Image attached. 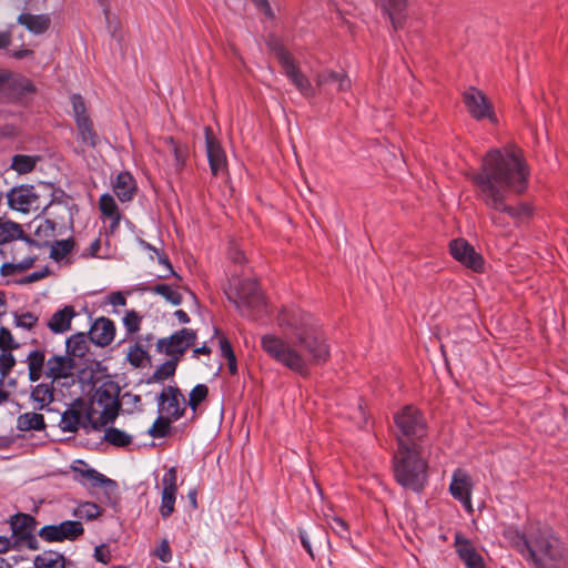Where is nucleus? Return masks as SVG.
<instances>
[{
	"label": "nucleus",
	"mask_w": 568,
	"mask_h": 568,
	"mask_svg": "<svg viewBox=\"0 0 568 568\" xmlns=\"http://www.w3.org/2000/svg\"><path fill=\"white\" fill-rule=\"evenodd\" d=\"M529 168L523 151L516 145L489 150L483 159L479 171L470 175L476 194L484 204L495 212L506 213L515 225L527 223L534 213L529 203L516 205L506 202L507 193L521 194L527 190Z\"/></svg>",
	"instance_id": "obj_1"
},
{
	"label": "nucleus",
	"mask_w": 568,
	"mask_h": 568,
	"mask_svg": "<svg viewBox=\"0 0 568 568\" xmlns=\"http://www.w3.org/2000/svg\"><path fill=\"white\" fill-rule=\"evenodd\" d=\"M278 325L285 339L264 335L261 344L264 352L280 364L307 376L311 365L324 364L329 358V347L316 331L311 314L298 308L284 310L278 316Z\"/></svg>",
	"instance_id": "obj_2"
},
{
	"label": "nucleus",
	"mask_w": 568,
	"mask_h": 568,
	"mask_svg": "<svg viewBox=\"0 0 568 568\" xmlns=\"http://www.w3.org/2000/svg\"><path fill=\"white\" fill-rule=\"evenodd\" d=\"M510 540L535 568H568V546L549 529H538L529 536L515 531Z\"/></svg>",
	"instance_id": "obj_3"
},
{
	"label": "nucleus",
	"mask_w": 568,
	"mask_h": 568,
	"mask_svg": "<svg viewBox=\"0 0 568 568\" xmlns=\"http://www.w3.org/2000/svg\"><path fill=\"white\" fill-rule=\"evenodd\" d=\"M424 447L397 446L393 456L396 481L404 488L419 493L428 481V463L423 456Z\"/></svg>",
	"instance_id": "obj_4"
},
{
	"label": "nucleus",
	"mask_w": 568,
	"mask_h": 568,
	"mask_svg": "<svg viewBox=\"0 0 568 568\" xmlns=\"http://www.w3.org/2000/svg\"><path fill=\"white\" fill-rule=\"evenodd\" d=\"M397 446L423 445L427 435L424 414L414 405H406L394 415Z\"/></svg>",
	"instance_id": "obj_5"
},
{
	"label": "nucleus",
	"mask_w": 568,
	"mask_h": 568,
	"mask_svg": "<svg viewBox=\"0 0 568 568\" xmlns=\"http://www.w3.org/2000/svg\"><path fill=\"white\" fill-rule=\"evenodd\" d=\"M121 393H87V423L93 430L112 424L119 415Z\"/></svg>",
	"instance_id": "obj_6"
},
{
	"label": "nucleus",
	"mask_w": 568,
	"mask_h": 568,
	"mask_svg": "<svg viewBox=\"0 0 568 568\" xmlns=\"http://www.w3.org/2000/svg\"><path fill=\"white\" fill-rule=\"evenodd\" d=\"M243 316L256 318L265 308L263 292L256 280L245 278L235 284L232 293L229 294Z\"/></svg>",
	"instance_id": "obj_7"
},
{
	"label": "nucleus",
	"mask_w": 568,
	"mask_h": 568,
	"mask_svg": "<svg viewBox=\"0 0 568 568\" xmlns=\"http://www.w3.org/2000/svg\"><path fill=\"white\" fill-rule=\"evenodd\" d=\"M19 243H13L10 247V262L1 265L0 272L3 276L22 274L37 267L40 260V247L34 241L23 236Z\"/></svg>",
	"instance_id": "obj_8"
},
{
	"label": "nucleus",
	"mask_w": 568,
	"mask_h": 568,
	"mask_svg": "<svg viewBox=\"0 0 568 568\" xmlns=\"http://www.w3.org/2000/svg\"><path fill=\"white\" fill-rule=\"evenodd\" d=\"M268 48L275 53V57L283 70V73L296 87L305 98L315 95V91L308 78L300 70L292 54L278 42L276 38L267 41Z\"/></svg>",
	"instance_id": "obj_9"
},
{
	"label": "nucleus",
	"mask_w": 568,
	"mask_h": 568,
	"mask_svg": "<svg viewBox=\"0 0 568 568\" xmlns=\"http://www.w3.org/2000/svg\"><path fill=\"white\" fill-rule=\"evenodd\" d=\"M36 519L28 514H17L10 519L11 536L16 549L37 550L38 539L34 535Z\"/></svg>",
	"instance_id": "obj_10"
},
{
	"label": "nucleus",
	"mask_w": 568,
	"mask_h": 568,
	"mask_svg": "<svg viewBox=\"0 0 568 568\" xmlns=\"http://www.w3.org/2000/svg\"><path fill=\"white\" fill-rule=\"evenodd\" d=\"M40 197L41 194L37 192L34 186L21 185L13 187L8 193V203L12 210L23 213L38 211L41 209L43 211H48L53 205V201L43 203Z\"/></svg>",
	"instance_id": "obj_11"
},
{
	"label": "nucleus",
	"mask_w": 568,
	"mask_h": 568,
	"mask_svg": "<svg viewBox=\"0 0 568 568\" xmlns=\"http://www.w3.org/2000/svg\"><path fill=\"white\" fill-rule=\"evenodd\" d=\"M195 341L196 333L193 329L182 328L169 337L158 339L156 352L180 362L184 353L194 345Z\"/></svg>",
	"instance_id": "obj_12"
},
{
	"label": "nucleus",
	"mask_w": 568,
	"mask_h": 568,
	"mask_svg": "<svg viewBox=\"0 0 568 568\" xmlns=\"http://www.w3.org/2000/svg\"><path fill=\"white\" fill-rule=\"evenodd\" d=\"M463 102L470 114L477 121L488 119L496 122L494 108L487 95L475 87H469L463 93Z\"/></svg>",
	"instance_id": "obj_13"
},
{
	"label": "nucleus",
	"mask_w": 568,
	"mask_h": 568,
	"mask_svg": "<svg viewBox=\"0 0 568 568\" xmlns=\"http://www.w3.org/2000/svg\"><path fill=\"white\" fill-rule=\"evenodd\" d=\"M75 361L70 356L53 355L47 359L45 378L51 383H59L61 386L74 384Z\"/></svg>",
	"instance_id": "obj_14"
},
{
	"label": "nucleus",
	"mask_w": 568,
	"mask_h": 568,
	"mask_svg": "<svg viewBox=\"0 0 568 568\" xmlns=\"http://www.w3.org/2000/svg\"><path fill=\"white\" fill-rule=\"evenodd\" d=\"M452 256L465 267L476 273L485 271V260L473 245L464 239H455L449 243Z\"/></svg>",
	"instance_id": "obj_15"
},
{
	"label": "nucleus",
	"mask_w": 568,
	"mask_h": 568,
	"mask_svg": "<svg viewBox=\"0 0 568 568\" xmlns=\"http://www.w3.org/2000/svg\"><path fill=\"white\" fill-rule=\"evenodd\" d=\"M84 532L81 521L65 520L58 525H45L39 530V536L48 542L75 540Z\"/></svg>",
	"instance_id": "obj_16"
},
{
	"label": "nucleus",
	"mask_w": 568,
	"mask_h": 568,
	"mask_svg": "<svg viewBox=\"0 0 568 568\" xmlns=\"http://www.w3.org/2000/svg\"><path fill=\"white\" fill-rule=\"evenodd\" d=\"M73 478L75 481L83 486L90 487H104L105 489H115L116 481L108 478L97 469L91 468L85 462L78 459L71 465Z\"/></svg>",
	"instance_id": "obj_17"
},
{
	"label": "nucleus",
	"mask_w": 568,
	"mask_h": 568,
	"mask_svg": "<svg viewBox=\"0 0 568 568\" xmlns=\"http://www.w3.org/2000/svg\"><path fill=\"white\" fill-rule=\"evenodd\" d=\"M87 409L84 396L74 399L61 415V429L69 433H75L80 428L88 429Z\"/></svg>",
	"instance_id": "obj_18"
},
{
	"label": "nucleus",
	"mask_w": 568,
	"mask_h": 568,
	"mask_svg": "<svg viewBox=\"0 0 568 568\" xmlns=\"http://www.w3.org/2000/svg\"><path fill=\"white\" fill-rule=\"evenodd\" d=\"M161 505L159 511L162 518H169L174 513L178 494V471L175 467L169 468L161 479Z\"/></svg>",
	"instance_id": "obj_19"
},
{
	"label": "nucleus",
	"mask_w": 568,
	"mask_h": 568,
	"mask_svg": "<svg viewBox=\"0 0 568 568\" xmlns=\"http://www.w3.org/2000/svg\"><path fill=\"white\" fill-rule=\"evenodd\" d=\"M471 489L473 483L466 470L457 468L452 475L449 493L454 499L458 500L466 510L471 511Z\"/></svg>",
	"instance_id": "obj_20"
},
{
	"label": "nucleus",
	"mask_w": 568,
	"mask_h": 568,
	"mask_svg": "<svg viewBox=\"0 0 568 568\" xmlns=\"http://www.w3.org/2000/svg\"><path fill=\"white\" fill-rule=\"evenodd\" d=\"M206 155L210 169L213 175L222 174L226 171V155L220 143L214 136L211 126L204 128Z\"/></svg>",
	"instance_id": "obj_21"
},
{
	"label": "nucleus",
	"mask_w": 568,
	"mask_h": 568,
	"mask_svg": "<svg viewBox=\"0 0 568 568\" xmlns=\"http://www.w3.org/2000/svg\"><path fill=\"white\" fill-rule=\"evenodd\" d=\"M185 408L184 393H160L158 398L159 414L175 422L182 417Z\"/></svg>",
	"instance_id": "obj_22"
},
{
	"label": "nucleus",
	"mask_w": 568,
	"mask_h": 568,
	"mask_svg": "<svg viewBox=\"0 0 568 568\" xmlns=\"http://www.w3.org/2000/svg\"><path fill=\"white\" fill-rule=\"evenodd\" d=\"M89 335L90 341L97 346H109L115 336V325L110 318L101 316L91 325Z\"/></svg>",
	"instance_id": "obj_23"
},
{
	"label": "nucleus",
	"mask_w": 568,
	"mask_h": 568,
	"mask_svg": "<svg viewBox=\"0 0 568 568\" xmlns=\"http://www.w3.org/2000/svg\"><path fill=\"white\" fill-rule=\"evenodd\" d=\"M34 92L36 87L30 79L10 71V77L3 94V102L17 100Z\"/></svg>",
	"instance_id": "obj_24"
},
{
	"label": "nucleus",
	"mask_w": 568,
	"mask_h": 568,
	"mask_svg": "<svg viewBox=\"0 0 568 568\" xmlns=\"http://www.w3.org/2000/svg\"><path fill=\"white\" fill-rule=\"evenodd\" d=\"M456 551L467 568H485L481 555L475 549L473 544L462 534L455 535Z\"/></svg>",
	"instance_id": "obj_25"
},
{
	"label": "nucleus",
	"mask_w": 568,
	"mask_h": 568,
	"mask_svg": "<svg viewBox=\"0 0 568 568\" xmlns=\"http://www.w3.org/2000/svg\"><path fill=\"white\" fill-rule=\"evenodd\" d=\"M377 6L388 17L394 30L403 28L408 0H377Z\"/></svg>",
	"instance_id": "obj_26"
},
{
	"label": "nucleus",
	"mask_w": 568,
	"mask_h": 568,
	"mask_svg": "<svg viewBox=\"0 0 568 568\" xmlns=\"http://www.w3.org/2000/svg\"><path fill=\"white\" fill-rule=\"evenodd\" d=\"M113 192L121 202H129L136 192V183L129 172L118 174L113 183Z\"/></svg>",
	"instance_id": "obj_27"
},
{
	"label": "nucleus",
	"mask_w": 568,
	"mask_h": 568,
	"mask_svg": "<svg viewBox=\"0 0 568 568\" xmlns=\"http://www.w3.org/2000/svg\"><path fill=\"white\" fill-rule=\"evenodd\" d=\"M75 314L74 307L67 305L53 313L48 322V327L54 334H62L71 328V322Z\"/></svg>",
	"instance_id": "obj_28"
},
{
	"label": "nucleus",
	"mask_w": 568,
	"mask_h": 568,
	"mask_svg": "<svg viewBox=\"0 0 568 568\" xmlns=\"http://www.w3.org/2000/svg\"><path fill=\"white\" fill-rule=\"evenodd\" d=\"M126 361L135 368H145L151 366V355L146 345L143 344V339H136L134 344L129 347Z\"/></svg>",
	"instance_id": "obj_29"
},
{
	"label": "nucleus",
	"mask_w": 568,
	"mask_h": 568,
	"mask_svg": "<svg viewBox=\"0 0 568 568\" xmlns=\"http://www.w3.org/2000/svg\"><path fill=\"white\" fill-rule=\"evenodd\" d=\"M18 23L26 27L34 34H42L50 28L51 19L48 14H32L24 12L18 17Z\"/></svg>",
	"instance_id": "obj_30"
},
{
	"label": "nucleus",
	"mask_w": 568,
	"mask_h": 568,
	"mask_svg": "<svg viewBox=\"0 0 568 568\" xmlns=\"http://www.w3.org/2000/svg\"><path fill=\"white\" fill-rule=\"evenodd\" d=\"M27 365L29 379L31 382H38L42 377H45V354L41 349H33L27 356Z\"/></svg>",
	"instance_id": "obj_31"
},
{
	"label": "nucleus",
	"mask_w": 568,
	"mask_h": 568,
	"mask_svg": "<svg viewBox=\"0 0 568 568\" xmlns=\"http://www.w3.org/2000/svg\"><path fill=\"white\" fill-rule=\"evenodd\" d=\"M315 82L318 87L334 83L338 91H347L351 89L352 84L351 79L345 73L332 70H323L318 72L315 77Z\"/></svg>",
	"instance_id": "obj_32"
},
{
	"label": "nucleus",
	"mask_w": 568,
	"mask_h": 568,
	"mask_svg": "<svg viewBox=\"0 0 568 568\" xmlns=\"http://www.w3.org/2000/svg\"><path fill=\"white\" fill-rule=\"evenodd\" d=\"M78 377L82 384V390H109L106 385H112L111 382H102L100 373H95L91 368L81 369Z\"/></svg>",
	"instance_id": "obj_33"
},
{
	"label": "nucleus",
	"mask_w": 568,
	"mask_h": 568,
	"mask_svg": "<svg viewBox=\"0 0 568 568\" xmlns=\"http://www.w3.org/2000/svg\"><path fill=\"white\" fill-rule=\"evenodd\" d=\"M67 356L82 358L89 351V342L84 333H77L71 335L67 342Z\"/></svg>",
	"instance_id": "obj_34"
},
{
	"label": "nucleus",
	"mask_w": 568,
	"mask_h": 568,
	"mask_svg": "<svg viewBox=\"0 0 568 568\" xmlns=\"http://www.w3.org/2000/svg\"><path fill=\"white\" fill-rule=\"evenodd\" d=\"M24 232L19 223L0 217V245L23 239Z\"/></svg>",
	"instance_id": "obj_35"
},
{
	"label": "nucleus",
	"mask_w": 568,
	"mask_h": 568,
	"mask_svg": "<svg viewBox=\"0 0 568 568\" xmlns=\"http://www.w3.org/2000/svg\"><path fill=\"white\" fill-rule=\"evenodd\" d=\"M78 135L81 142L89 148H95L99 143V135L94 130L91 119H80L75 122Z\"/></svg>",
	"instance_id": "obj_36"
},
{
	"label": "nucleus",
	"mask_w": 568,
	"mask_h": 568,
	"mask_svg": "<svg viewBox=\"0 0 568 568\" xmlns=\"http://www.w3.org/2000/svg\"><path fill=\"white\" fill-rule=\"evenodd\" d=\"M99 209L104 216L111 219V229L119 226L121 213L112 195L102 194L99 199Z\"/></svg>",
	"instance_id": "obj_37"
},
{
	"label": "nucleus",
	"mask_w": 568,
	"mask_h": 568,
	"mask_svg": "<svg viewBox=\"0 0 568 568\" xmlns=\"http://www.w3.org/2000/svg\"><path fill=\"white\" fill-rule=\"evenodd\" d=\"M36 568H65V557L54 550H45L34 558Z\"/></svg>",
	"instance_id": "obj_38"
},
{
	"label": "nucleus",
	"mask_w": 568,
	"mask_h": 568,
	"mask_svg": "<svg viewBox=\"0 0 568 568\" xmlns=\"http://www.w3.org/2000/svg\"><path fill=\"white\" fill-rule=\"evenodd\" d=\"M168 150L174 156V166L178 172H181L189 158V149L185 144L176 142L172 136H168L163 140Z\"/></svg>",
	"instance_id": "obj_39"
},
{
	"label": "nucleus",
	"mask_w": 568,
	"mask_h": 568,
	"mask_svg": "<svg viewBox=\"0 0 568 568\" xmlns=\"http://www.w3.org/2000/svg\"><path fill=\"white\" fill-rule=\"evenodd\" d=\"M17 428L21 432L43 430L45 428L44 417L38 413H24L17 419Z\"/></svg>",
	"instance_id": "obj_40"
},
{
	"label": "nucleus",
	"mask_w": 568,
	"mask_h": 568,
	"mask_svg": "<svg viewBox=\"0 0 568 568\" xmlns=\"http://www.w3.org/2000/svg\"><path fill=\"white\" fill-rule=\"evenodd\" d=\"M40 159L39 155L16 154L12 158L11 169L19 174H27L36 168Z\"/></svg>",
	"instance_id": "obj_41"
},
{
	"label": "nucleus",
	"mask_w": 568,
	"mask_h": 568,
	"mask_svg": "<svg viewBox=\"0 0 568 568\" xmlns=\"http://www.w3.org/2000/svg\"><path fill=\"white\" fill-rule=\"evenodd\" d=\"M103 440L115 447H126L132 443V436L119 428L109 427L104 432Z\"/></svg>",
	"instance_id": "obj_42"
},
{
	"label": "nucleus",
	"mask_w": 568,
	"mask_h": 568,
	"mask_svg": "<svg viewBox=\"0 0 568 568\" xmlns=\"http://www.w3.org/2000/svg\"><path fill=\"white\" fill-rule=\"evenodd\" d=\"M57 223L50 219L40 220L34 230V236L42 243H49L55 236Z\"/></svg>",
	"instance_id": "obj_43"
},
{
	"label": "nucleus",
	"mask_w": 568,
	"mask_h": 568,
	"mask_svg": "<svg viewBox=\"0 0 568 568\" xmlns=\"http://www.w3.org/2000/svg\"><path fill=\"white\" fill-rule=\"evenodd\" d=\"M74 245V240L71 237L67 240L54 241L51 245L50 257L55 262H61L73 251Z\"/></svg>",
	"instance_id": "obj_44"
},
{
	"label": "nucleus",
	"mask_w": 568,
	"mask_h": 568,
	"mask_svg": "<svg viewBox=\"0 0 568 568\" xmlns=\"http://www.w3.org/2000/svg\"><path fill=\"white\" fill-rule=\"evenodd\" d=\"M149 292L153 294L161 295L172 305H180L182 303V295L168 284H156L154 286L146 288Z\"/></svg>",
	"instance_id": "obj_45"
},
{
	"label": "nucleus",
	"mask_w": 568,
	"mask_h": 568,
	"mask_svg": "<svg viewBox=\"0 0 568 568\" xmlns=\"http://www.w3.org/2000/svg\"><path fill=\"white\" fill-rule=\"evenodd\" d=\"M173 420L159 414L152 426L149 428L148 434L153 438H164L171 433V424Z\"/></svg>",
	"instance_id": "obj_46"
},
{
	"label": "nucleus",
	"mask_w": 568,
	"mask_h": 568,
	"mask_svg": "<svg viewBox=\"0 0 568 568\" xmlns=\"http://www.w3.org/2000/svg\"><path fill=\"white\" fill-rule=\"evenodd\" d=\"M178 363L179 362H176V359L170 358L161 364L150 377V382H163L173 376L176 371Z\"/></svg>",
	"instance_id": "obj_47"
},
{
	"label": "nucleus",
	"mask_w": 568,
	"mask_h": 568,
	"mask_svg": "<svg viewBox=\"0 0 568 568\" xmlns=\"http://www.w3.org/2000/svg\"><path fill=\"white\" fill-rule=\"evenodd\" d=\"M143 317L134 310L128 311L123 317V325L128 335L138 333L141 329Z\"/></svg>",
	"instance_id": "obj_48"
},
{
	"label": "nucleus",
	"mask_w": 568,
	"mask_h": 568,
	"mask_svg": "<svg viewBox=\"0 0 568 568\" xmlns=\"http://www.w3.org/2000/svg\"><path fill=\"white\" fill-rule=\"evenodd\" d=\"M219 344L222 356L227 359L229 368L232 373H234L236 371V358L231 343L225 336L222 335L219 337Z\"/></svg>",
	"instance_id": "obj_49"
},
{
	"label": "nucleus",
	"mask_w": 568,
	"mask_h": 568,
	"mask_svg": "<svg viewBox=\"0 0 568 568\" xmlns=\"http://www.w3.org/2000/svg\"><path fill=\"white\" fill-rule=\"evenodd\" d=\"M328 527L336 534L338 537L348 539L349 538V529L347 523L341 517L333 516L327 519Z\"/></svg>",
	"instance_id": "obj_50"
},
{
	"label": "nucleus",
	"mask_w": 568,
	"mask_h": 568,
	"mask_svg": "<svg viewBox=\"0 0 568 568\" xmlns=\"http://www.w3.org/2000/svg\"><path fill=\"white\" fill-rule=\"evenodd\" d=\"M50 275H51V270L48 265H43V266L38 265L37 270L34 272L22 277L21 280L18 281V283L21 285H27V284H31L34 282H39Z\"/></svg>",
	"instance_id": "obj_51"
},
{
	"label": "nucleus",
	"mask_w": 568,
	"mask_h": 568,
	"mask_svg": "<svg viewBox=\"0 0 568 568\" xmlns=\"http://www.w3.org/2000/svg\"><path fill=\"white\" fill-rule=\"evenodd\" d=\"M19 343L14 339L11 332L4 327H0V349L1 351H14L19 348Z\"/></svg>",
	"instance_id": "obj_52"
},
{
	"label": "nucleus",
	"mask_w": 568,
	"mask_h": 568,
	"mask_svg": "<svg viewBox=\"0 0 568 568\" xmlns=\"http://www.w3.org/2000/svg\"><path fill=\"white\" fill-rule=\"evenodd\" d=\"M38 316L31 312H26L22 314H14V324L18 327L24 329H32L38 323Z\"/></svg>",
	"instance_id": "obj_53"
},
{
	"label": "nucleus",
	"mask_w": 568,
	"mask_h": 568,
	"mask_svg": "<svg viewBox=\"0 0 568 568\" xmlns=\"http://www.w3.org/2000/svg\"><path fill=\"white\" fill-rule=\"evenodd\" d=\"M71 103H72L75 122H78V120H80L81 118L90 119L87 113V106H85L84 100L80 94H73L71 97Z\"/></svg>",
	"instance_id": "obj_54"
},
{
	"label": "nucleus",
	"mask_w": 568,
	"mask_h": 568,
	"mask_svg": "<svg viewBox=\"0 0 568 568\" xmlns=\"http://www.w3.org/2000/svg\"><path fill=\"white\" fill-rule=\"evenodd\" d=\"M16 365V358L12 351H1L0 354V373L2 375L8 374Z\"/></svg>",
	"instance_id": "obj_55"
},
{
	"label": "nucleus",
	"mask_w": 568,
	"mask_h": 568,
	"mask_svg": "<svg viewBox=\"0 0 568 568\" xmlns=\"http://www.w3.org/2000/svg\"><path fill=\"white\" fill-rule=\"evenodd\" d=\"M229 258L235 264H242L246 261V256L240 245L231 241L227 250Z\"/></svg>",
	"instance_id": "obj_56"
},
{
	"label": "nucleus",
	"mask_w": 568,
	"mask_h": 568,
	"mask_svg": "<svg viewBox=\"0 0 568 568\" xmlns=\"http://www.w3.org/2000/svg\"><path fill=\"white\" fill-rule=\"evenodd\" d=\"M154 556L162 562L168 564L172 560V551L170 544L166 539H163L160 545L154 549Z\"/></svg>",
	"instance_id": "obj_57"
},
{
	"label": "nucleus",
	"mask_w": 568,
	"mask_h": 568,
	"mask_svg": "<svg viewBox=\"0 0 568 568\" xmlns=\"http://www.w3.org/2000/svg\"><path fill=\"white\" fill-rule=\"evenodd\" d=\"M77 514L80 517H85L87 519H93L100 514V509L93 503H84L79 507Z\"/></svg>",
	"instance_id": "obj_58"
},
{
	"label": "nucleus",
	"mask_w": 568,
	"mask_h": 568,
	"mask_svg": "<svg viewBox=\"0 0 568 568\" xmlns=\"http://www.w3.org/2000/svg\"><path fill=\"white\" fill-rule=\"evenodd\" d=\"M94 558L97 561L102 562L104 565L109 564L111 561V551L109 546L102 544L94 548Z\"/></svg>",
	"instance_id": "obj_59"
},
{
	"label": "nucleus",
	"mask_w": 568,
	"mask_h": 568,
	"mask_svg": "<svg viewBox=\"0 0 568 568\" xmlns=\"http://www.w3.org/2000/svg\"><path fill=\"white\" fill-rule=\"evenodd\" d=\"M31 394V398L34 400V402H38L39 405L37 408L39 409H42L44 408L45 405L50 404L53 399H54V393L52 392H49V393H30Z\"/></svg>",
	"instance_id": "obj_60"
},
{
	"label": "nucleus",
	"mask_w": 568,
	"mask_h": 568,
	"mask_svg": "<svg viewBox=\"0 0 568 568\" xmlns=\"http://www.w3.org/2000/svg\"><path fill=\"white\" fill-rule=\"evenodd\" d=\"M109 303L113 306H125L126 298L122 292H112L109 295Z\"/></svg>",
	"instance_id": "obj_61"
},
{
	"label": "nucleus",
	"mask_w": 568,
	"mask_h": 568,
	"mask_svg": "<svg viewBox=\"0 0 568 568\" xmlns=\"http://www.w3.org/2000/svg\"><path fill=\"white\" fill-rule=\"evenodd\" d=\"M298 537L301 540V544L303 548L307 551V554L311 556V558H314L313 549L310 542V537L306 530L300 529L298 530Z\"/></svg>",
	"instance_id": "obj_62"
},
{
	"label": "nucleus",
	"mask_w": 568,
	"mask_h": 568,
	"mask_svg": "<svg viewBox=\"0 0 568 568\" xmlns=\"http://www.w3.org/2000/svg\"><path fill=\"white\" fill-rule=\"evenodd\" d=\"M189 395L190 399L187 404L195 410L196 406L206 398L207 393H189Z\"/></svg>",
	"instance_id": "obj_63"
},
{
	"label": "nucleus",
	"mask_w": 568,
	"mask_h": 568,
	"mask_svg": "<svg viewBox=\"0 0 568 568\" xmlns=\"http://www.w3.org/2000/svg\"><path fill=\"white\" fill-rule=\"evenodd\" d=\"M256 7L266 16L270 18H273L272 8L267 0H253Z\"/></svg>",
	"instance_id": "obj_64"
}]
</instances>
